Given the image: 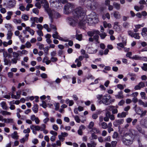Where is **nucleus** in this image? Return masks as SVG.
Here are the masks:
<instances>
[{"instance_id": "nucleus-34", "label": "nucleus", "mask_w": 147, "mask_h": 147, "mask_svg": "<svg viewBox=\"0 0 147 147\" xmlns=\"http://www.w3.org/2000/svg\"><path fill=\"white\" fill-rule=\"evenodd\" d=\"M53 32L54 33L52 35L53 37L54 38L57 39L59 36L58 33L55 30L54 31H53Z\"/></svg>"}, {"instance_id": "nucleus-27", "label": "nucleus", "mask_w": 147, "mask_h": 147, "mask_svg": "<svg viewBox=\"0 0 147 147\" xmlns=\"http://www.w3.org/2000/svg\"><path fill=\"white\" fill-rule=\"evenodd\" d=\"M93 36V39L95 40L96 44L99 43V42L98 41L99 36L98 34H95Z\"/></svg>"}, {"instance_id": "nucleus-10", "label": "nucleus", "mask_w": 147, "mask_h": 147, "mask_svg": "<svg viewBox=\"0 0 147 147\" xmlns=\"http://www.w3.org/2000/svg\"><path fill=\"white\" fill-rule=\"evenodd\" d=\"M89 15L92 18V19L93 20V22L95 23L96 22L97 23L98 22V20L97 18L96 13H95L92 12Z\"/></svg>"}, {"instance_id": "nucleus-12", "label": "nucleus", "mask_w": 147, "mask_h": 147, "mask_svg": "<svg viewBox=\"0 0 147 147\" xmlns=\"http://www.w3.org/2000/svg\"><path fill=\"white\" fill-rule=\"evenodd\" d=\"M145 84L144 83L140 82L138 85L134 87V89L135 90H140L141 88H143L145 87Z\"/></svg>"}, {"instance_id": "nucleus-45", "label": "nucleus", "mask_w": 147, "mask_h": 147, "mask_svg": "<svg viewBox=\"0 0 147 147\" xmlns=\"http://www.w3.org/2000/svg\"><path fill=\"white\" fill-rule=\"evenodd\" d=\"M118 111L117 108H115V107L114 106L112 110V114H116L118 113Z\"/></svg>"}, {"instance_id": "nucleus-11", "label": "nucleus", "mask_w": 147, "mask_h": 147, "mask_svg": "<svg viewBox=\"0 0 147 147\" xmlns=\"http://www.w3.org/2000/svg\"><path fill=\"white\" fill-rule=\"evenodd\" d=\"M124 121L123 119H120L116 120L113 123V124L115 126L123 124Z\"/></svg>"}, {"instance_id": "nucleus-48", "label": "nucleus", "mask_w": 147, "mask_h": 147, "mask_svg": "<svg viewBox=\"0 0 147 147\" xmlns=\"http://www.w3.org/2000/svg\"><path fill=\"white\" fill-rule=\"evenodd\" d=\"M135 111L139 115H141L142 113V110L140 108H137V109H135Z\"/></svg>"}, {"instance_id": "nucleus-46", "label": "nucleus", "mask_w": 147, "mask_h": 147, "mask_svg": "<svg viewBox=\"0 0 147 147\" xmlns=\"http://www.w3.org/2000/svg\"><path fill=\"white\" fill-rule=\"evenodd\" d=\"M109 117L111 121L114 120L115 119V117L114 115L112 114H111L110 112L109 111Z\"/></svg>"}, {"instance_id": "nucleus-9", "label": "nucleus", "mask_w": 147, "mask_h": 147, "mask_svg": "<svg viewBox=\"0 0 147 147\" xmlns=\"http://www.w3.org/2000/svg\"><path fill=\"white\" fill-rule=\"evenodd\" d=\"M57 39L61 41L68 42V43H66L65 44L66 46H67V44H68L69 46H72L73 45V43L72 41L68 40V39H64L63 38L60 37L59 36Z\"/></svg>"}, {"instance_id": "nucleus-60", "label": "nucleus", "mask_w": 147, "mask_h": 147, "mask_svg": "<svg viewBox=\"0 0 147 147\" xmlns=\"http://www.w3.org/2000/svg\"><path fill=\"white\" fill-rule=\"evenodd\" d=\"M53 129L56 131H57L59 129V127L56 124H54L52 126Z\"/></svg>"}, {"instance_id": "nucleus-57", "label": "nucleus", "mask_w": 147, "mask_h": 147, "mask_svg": "<svg viewBox=\"0 0 147 147\" xmlns=\"http://www.w3.org/2000/svg\"><path fill=\"white\" fill-rule=\"evenodd\" d=\"M132 58L136 60H141V57H139L137 55H135V56L133 57Z\"/></svg>"}, {"instance_id": "nucleus-13", "label": "nucleus", "mask_w": 147, "mask_h": 147, "mask_svg": "<svg viewBox=\"0 0 147 147\" xmlns=\"http://www.w3.org/2000/svg\"><path fill=\"white\" fill-rule=\"evenodd\" d=\"M140 124L143 127L147 128V118L142 119L140 121Z\"/></svg>"}, {"instance_id": "nucleus-61", "label": "nucleus", "mask_w": 147, "mask_h": 147, "mask_svg": "<svg viewBox=\"0 0 147 147\" xmlns=\"http://www.w3.org/2000/svg\"><path fill=\"white\" fill-rule=\"evenodd\" d=\"M139 3L140 5H146V3L145 0H140L139 2Z\"/></svg>"}, {"instance_id": "nucleus-47", "label": "nucleus", "mask_w": 147, "mask_h": 147, "mask_svg": "<svg viewBox=\"0 0 147 147\" xmlns=\"http://www.w3.org/2000/svg\"><path fill=\"white\" fill-rule=\"evenodd\" d=\"M129 25V23L127 22H125L123 24V26L124 28H128Z\"/></svg>"}, {"instance_id": "nucleus-28", "label": "nucleus", "mask_w": 147, "mask_h": 147, "mask_svg": "<svg viewBox=\"0 0 147 147\" xmlns=\"http://www.w3.org/2000/svg\"><path fill=\"white\" fill-rule=\"evenodd\" d=\"M99 125H101L103 129H106L108 127L107 123L104 122H102L100 123H99Z\"/></svg>"}, {"instance_id": "nucleus-6", "label": "nucleus", "mask_w": 147, "mask_h": 147, "mask_svg": "<svg viewBox=\"0 0 147 147\" xmlns=\"http://www.w3.org/2000/svg\"><path fill=\"white\" fill-rule=\"evenodd\" d=\"M11 25L10 24H6L5 25V27L7 28L8 30V32L7 34V38L8 40H9L11 38V36L13 34V33L11 31Z\"/></svg>"}, {"instance_id": "nucleus-41", "label": "nucleus", "mask_w": 147, "mask_h": 147, "mask_svg": "<svg viewBox=\"0 0 147 147\" xmlns=\"http://www.w3.org/2000/svg\"><path fill=\"white\" fill-rule=\"evenodd\" d=\"M140 95L141 96V98L142 99H144L145 100H146L147 99V98L146 96V94L144 92H141L140 93Z\"/></svg>"}, {"instance_id": "nucleus-43", "label": "nucleus", "mask_w": 147, "mask_h": 147, "mask_svg": "<svg viewBox=\"0 0 147 147\" xmlns=\"http://www.w3.org/2000/svg\"><path fill=\"white\" fill-rule=\"evenodd\" d=\"M98 34L100 35L102 39L105 38L107 35L106 34L105 32H103L101 33H100Z\"/></svg>"}, {"instance_id": "nucleus-5", "label": "nucleus", "mask_w": 147, "mask_h": 147, "mask_svg": "<svg viewBox=\"0 0 147 147\" xmlns=\"http://www.w3.org/2000/svg\"><path fill=\"white\" fill-rule=\"evenodd\" d=\"M74 5L72 3H67L65 5L63 12L65 14H68L72 12L74 9Z\"/></svg>"}, {"instance_id": "nucleus-4", "label": "nucleus", "mask_w": 147, "mask_h": 147, "mask_svg": "<svg viewBox=\"0 0 147 147\" xmlns=\"http://www.w3.org/2000/svg\"><path fill=\"white\" fill-rule=\"evenodd\" d=\"M121 140L124 145L129 146L132 144L134 141V138L130 137L127 133H126L122 136Z\"/></svg>"}, {"instance_id": "nucleus-44", "label": "nucleus", "mask_w": 147, "mask_h": 147, "mask_svg": "<svg viewBox=\"0 0 147 147\" xmlns=\"http://www.w3.org/2000/svg\"><path fill=\"white\" fill-rule=\"evenodd\" d=\"M22 18L24 21H26L28 20L29 17L26 14H23L22 16Z\"/></svg>"}, {"instance_id": "nucleus-37", "label": "nucleus", "mask_w": 147, "mask_h": 147, "mask_svg": "<svg viewBox=\"0 0 147 147\" xmlns=\"http://www.w3.org/2000/svg\"><path fill=\"white\" fill-rule=\"evenodd\" d=\"M39 48L41 50L43 49L45 53H47L49 50V49L48 48V47L45 48L43 47H39Z\"/></svg>"}, {"instance_id": "nucleus-56", "label": "nucleus", "mask_w": 147, "mask_h": 147, "mask_svg": "<svg viewBox=\"0 0 147 147\" xmlns=\"http://www.w3.org/2000/svg\"><path fill=\"white\" fill-rule=\"evenodd\" d=\"M75 62L77 63V65L78 67H80L81 65V63L80 61H78V59H76L75 60Z\"/></svg>"}, {"instance_id": "nucleus-52", "label": "nucleus", "mask_w": 147, "mask_h": 147, "mask_svg": "<svg viewBox=\"0 0 147 147\" xmlns=\"http://www.w3.org/2000/svg\"><path fill=\"white\" fill-rule=\"evenodd\" d=\"M143 66L142 67V69L144 71L147 70V63H144Z\"/></svg>"}, {"instance_id": "nucleus-2", "label": "nucleus", "mask_w": 147, "mask_h": 147, "mask_svg": "<svg viewBox=\"0 0 147 147\" xmlns=\"http://www.w3.org/2000/svg\"><path fill=\"white\" fill-rule=\"evenodd\" d=\"M42 3H43V7L45 11L47 13L49 18L51 19V21L52 22L53 18H58L61 17L60 14L57 12H55L54 10H51L49 8V4L45 0H42L41 1Z\"/></svg>"}, {"instance_id": "nucleus-20", "label": "nucleus", "mask_w": 147, "mask_h": 147, "mask_svg": "<svg viewBox=\"0 0 147 147\" xmlns=\"http://www.w3.org/2000/svg\"><path fill=\"white\" fill-rule=\"evenodd\" d=\"M136 132L133 129H131L129 130V133H127L129 134V136H130V137H132L133 138V136H135L136 134Z\"/></svg>"}, {"instance_id": "nucleus-49", "label": "nucleus", "mask_w": 147, "mask_h": 147, "mask_svg": "<svg viewBox=\"0 0 147 147\" xmlns=\"http://www.w3.org/2000/svg\"><path fill=\"white\" fill-rule=\"evenodd\" d=\"M19 6V9L21 11H24L26 9L25 7L24 6L22 5V4H20Z\"/></svg>"}, {"instance_id": "nucleus-25", "label": "nucleus", "mask_w": 147, "mask_h": 147, "mask_svg": "<svg viewBox=\"0 0 147 147\" xmlns=\"http://www.w3.org/2000/svg\"><path fill=\"white\" fill-rule=\"evenodd\" d=\"M0 105L4 110H7L8 108L5 102L3 101L0 103Z\"/></svg>"}, {"instance_id": "nucleus-26", "label": "nucleus", "mask_w": 147, "mask_h": 147, "mask_svg": "<svg viewBox=\"0 0 147 147\" xmlns=\"http://www.w3.org/2000/svg\"><path fill=\"white\" fill-rule=\"evenodd\" d=\"M138 102L139 105H142L144 107H147V102H144L141 99H139L138 100Z\"/></svg>"}, {"instance_id": "nucleus-14", "label": "nucleus", "mask_w": 147, "mask_h": 147, "mask_svg": "<svg viewBox=\"0 0 147 147\" xmlns=\"http://www.w3.org/2000/svg\"><path fill=\"white\" fill-rule=\"evenodd\" d=\"M100 33V32L98 30H94L92 31H89L88 32L87 34L88 36L92 37L95 34H98Z\"/></svg>"}, {"instance_id": "nucleus-18", "label": "nucleus", "mask_w": 147, "mask_h": 147, "mask_svg": "<svg viewBox=\"0 0 147 147\" xmlns=\"http://www.w3.org/2000/svg\"><path fill=\"white\" fill-rule=\"evenodd\" d=\"M30 129L32 130H35L39 131L40 129V126L38 125H31L30 126Z\"/></svg>"}, {"instance_id": "nucleus-63", "label": "nucleus", "mask_w": 147, "mask_h": 147, "mask_svg": "<svg viewBox=\"0 0 147 147\" xmlns=\"http://www.w3.org/2000/svg\"><path fill=\"white\" fill-rule=\"evenodd\" d=\"M38 34L40 36H43V33L41 30H38L37 31Z\"/></svg>"}, {"instance_id": "nucleus-42", "label": "nucleus", "mask_w": 147, "mask_h": 147, "mask_svg": "<svg viewBox=\"0 0 147 147\" xmlns=\"http://www.w3.org/2000/svg\"><path fill=\"white\" fill-rule=\"evenodd\" d=\"M76 39L79 40V41L82 40V34H76Z\"/></svg>"}, {"instance_id": "nucleus-22", "label": "nucleus", "mask_w": 147, "mask_h": 147, "mask_svg": "<svg viewBox=\"0 0 147 147\" xmlns=\"http://www.w3.org/2000/svg\"><path fill=\"white\" fill-rule=\"evenodd\" d=\"M96 142L93 141H91V143H87L88 147H96Z\"/></svg>"}, {"instance_id": "nucleus-24", "label": "nucleus", "mask_w": 147, "mask_h": 147, "mask_svg": "<svg viewBox=\"0 0 147 147\" xmlns=\"http://www.w3.org/2000/svg\"><path fill=\"white\" fill-rule=\"evenodd\" d=\"M38 106L37 104H35L32 109L35 113H36L38 111Z\"/></svg>"}, {"instance_id": "nucleus-40", "label": "nucleus", "mask_w": 147, "mask_h": 147, "mask_svg": "<svg viewBox=\"0 0 147 147\" xmlns=\"http://www.w3.org/2000/svg\"><path fill=\"white\" fill-rule=\"evenodd\" d=\"M92 131H93L94 133L98 134H100V131L99 130L95 127H94L92 128Z\"/></svg>"}, {"instance_id": "nucleus-31", "label": "nucleus", "mask_w": 147, "mask_h": 147, "mask_svg": "<svg viewBox=\"0 0 147 147\" xmlns=\"http://www.w3.org/2000/svg\"><path fill=\"white\" fill-rule=\"evenodd\" d=\"M86 22L88 24L89 23H91V22H93V20L92 19L90 16L89 15H88L86 18Z\"/></svg>"}, {"instance_id": "nucleus-30", "label": "nucleus", "mask_w": 147, "mask_h": 147, "mask_svg": "<svg viewBox=\"0 0 147 147\" xmlns=\"http://www.w3.org/2000/svg\"><path fill=\"white\" fill-rule=\"evenodd\" d=\"M4 122L5 123H13V120L12 119H5Z\"/></svg>"}, {"instance_id": "nucleus-15", "label": "nucleus", "mask_w": 147, "mask_h": 147, "mask_svg": "<svg viewBox=\"0 0 147 147\" xmlns=\"http://www.w3.org/2000/svg\"><path fill=\"white\" fill-rule=\"evenodd\" d=\"M128 114V112H123L121 113H118L117 115V117L119 118H124Z\"/></svg>"}, {"instance_id": "nucleus-53", "label": "nucleus", "mask_w": 147, "mask_h": 147, "mask_svg": "<svg viewBox=\"0 0 147 147\" xmlns=\"http://www.w3.org/2000/svg\"><path fill=\"white\" fill-rule=\"evenodd\" d=\"M144 24H141L136 25H135V27L136 28L138 29L141 27H143L144 26Z\"/></svg>"}, {"instance_id": "nucleus-39", "label": "nucleus", "mask_w": 147, "mask_h": 147, "mask_svg": "<svg viewBox=\"0 0 147 147\" xmlns=\"http://www.w3.org/2000/svg\"><path fill=\"white\" fill-rule=\"evenodd\" d=\"M14 103H12V102H9V105H10L9 109L11 110H13L15 109V107L14 105H13Z\"/></svg>"}, {"instance_id": "nucleus-8", "label": "nucleus", "mask_w": 147, "mask_h": 147, "mask_svg": "<svg viewBox=\"0 0 147 147\" xmlns=\"http://www.w3.org/2000/svg\"><path fill=\"white\" fill-rule=\"evenodd\" d=\"M128 34L131 37H134L136 39H139L140 38L139 33H134L133 32L130 30L128 32Z\"/></svg>"}, {"instance_id": "nucleus-36", "label": "nucleus", "mask_w": 147, "mask_h": 147, "mask_svg": "<svg viewBox=\"0 0 147 147\" xmlns=\"http://www.w3.org/2000/svg\"><path fill=\"white\" fill-rule=\"evenodd\" d=\"M22 91L21 90H19L18 91L16 92V96L18 99H19L21 97V94Z\"/></svg>"}, {"instance_id": "nucleus-29", "label": "nucleus", "mask_w": 147, "mask_h": 147, "mask_svg": "<svg viewBox=\"0 0 147 147\" xmlns=\"http://www.w3.org/2000/svg\"><path fill=\"white\" fill-rule=\"evenodd\" d=\"M4 65H8L9 66H11V62L9 60H7L6 58H4Z\"/></svg>"}, {"instance_id": "nucleus-16", "label": "nucleus", "mask_w": 147, "mask_h": 147, "mask_svg": "<svg viewBox=\"0 0 147 147\" xmlns=\"http://www.w3.org/2000/svg\"><path fill=\"white\" fill-rule=\"evenodd\" d=\"M55 2H56L58 3L59 4V3H62L63 4H65L67 2V0H51L50 1V2L51 3H55Z\"/></svg>"}, {"instance_id": "nucleus-35", "label": "nucleus", "mask_w": 147, "mask_h": 147, "mask_svg": "<svg viewBox=\"0 0 147 147\" xmlns=\"http://www.w3.org/2000/svg\"><path fill=\"white\" fill-rule=\"evenodd\" d=\"M12 43V41L11 40H9L8 42H4L3 44L4 46H7L10 45Z\"/></svg>"}, {"instance_id": "nucleus-7", "label": "nucleus", "mask_w": 147, "mask_h": 147, "mask_svg": "<svg viewBox=\"0 0 147 147\" xmlns=\"http://www.w3.org/2000/svg\"><path fill=\"white\" fill-rule=\"evenodd\" d=\"M15 0H8L7 2L6 8L11 9L13 8L16 4Z\"/></svg>"}, {"instance_id": "nucleus-64", "label": "nucleus", "mask_w": 147, "mask_h": 147, "mask_svg": "<svg viewBox=\"0 0 147 147\" xmlns=\"http://www.w3.org/2000/svg\"><path fill=\"white\" fill-rule=\"evenodd\" d=\"M50 59L51 60V61L52 62H55L57 61L58 60L57 58L54 57H51Z\"/></svg>"}, {"instance_id": "nucleus-55", "label": "nucleus", "mask_w": 147, "mask_h": 147, "mask_svg": "<svg viewBox=\"0 0 147 147\" xmlns=\"http://www.w3.org/2000/svg\"><path fill=\"white\" fill-rule=\"evenodd\" d=\"M43 27L45 28L46 29L47 31L48 32H50L51 31V30H50L49 28V26L47 24H45L44 25Z\"/></svg>"}, {"instance_id": "nucleus-32", "label": "nucleus", "mask_w": 147, "mask_h": 147, "mask_svg": "<svg viewBox=\"0 0 147 147\" xmlns=\"http://www.w3.org/2000/svg\"><path fill=\"white\" fill-rule=\"evenodd\" d=\"M1 113L4 116L10 115H11V113L5 111H1Z\"/></svg>"}, {"instance_id": "nucleus-54", "label": "nucleus", "mask_w": 147, "mask_h": 147, "mask_svg": "<svg viewBox=\"0 0 147 147\" xmlns=\"http://www.w3.org/2000/svg\"><path fill=\"white\" fill-rule=\"evenodd\" d=\"M73 117H74L75 120L78 123H80V119L79 118V117L78 116L76 115L75 116H74L73 115Z\"/></svg>"}, {"instance_id": "nucleus-50", "label": "nucleus", "mask_w": 147, "mask_h": 147, "mask_svg": "<svg viewBox=\"0 0 147 147\" xmlns=\"http://www.w3.org/2000/svg\"><path fill=\"white\" fill-rule=\"evenodd\" d=\"M94 123L93 121L90 122L88 126V128L90 129H92V127L94 126Z\"/></svg>"}, {"instance_id": "nucleus-59", "label": "nucleus", "mask_w": 147, "mask_h": 147, "mask_svg": "<svg viewBox=\"0 0 147 147\" xmlns=\"http://www.w3.org/2000/svg\"><path fill=\"white\" fill-rule=\"evenodd\" d=\"M18 60V59L15 58H13L11 59L12 63L13 64H16L17 63V61Z\"/></svg>"}, {"instance_id": "nucleus-1", "label": "nucleus", "mask_w": 147, "mask_h": 147, "mask_svg": "<svg viewBox=\"0 0 147 147\" xmlns=\"http://www.w3.org/2000/svg\"><path fill=\"white\" fill-rule=\"evenodd\" d=\"M73 13L74 17H71L68 18V22L71 26H74L77 22L76 20L78 21H79L80 23L82 22V25L84 24V17L86 13L84 9L81 7H78L75 9Z\"/></svg>"}, {"instance_id": "nucleus-62", "label": "nucleus", "mask_w": 147, "mask_h": 147, "mask_svg": "<svg viewBox=\"0 0 147 147\" xmlns=\"http://www.w3.org/2000/svg\"><path fill=\"white\" fill-rule=\"evenodd\" d=\"M117 142L116 141H113L111 142V147H115L116 146Z\"/></svg>"}, {"instance_id": "nucleus-23", "label": "nucleus", "mask_w": 147, "mask_h": 147, "mask_svg": "<svg viewBox=\"0 0 147 147\" xmlns=\"http://www.w3.org/2000/svg\"><path fill=\"white\" fill-rule=\"evenodd\" d=\"M25 29L28 32H29L32 35H33L34 34V31L32 29H31L29 27H26Z\"/></svg>"}, {"instance_id": "nucleus-19", "label": "nucleus", "mask_w": 147, "mask_h": 147, "mask_svg": "<svg viewBox=\"0 0 147 147\" xmlns=\"http://www.w3.org/2000/svg\"><path fill=\"white\" fill-rule=\"evenodd\" d=\"M109 111H107L105 114V116L104 118V120L105 122L108 121L109 120Z\"/></svg>"}, {"instance_id": "nucleus-33", "label": "nucleus", "mask_w": 147, "mask_h": 147, "mask_svg": "<svg viewBox=\"0 0 147 147\" xmlns=\"http://www.w3.org/2000/svg\"><path fill=\"white\" fill-rule=\"evenodd\" d=\"M65 102L67 104H69V106H72L74 104L73 100H70L69 99H67L65 101Z\"/></svg>"}, {"instance_id": "nucleus-21", "label": "nucleus", "mask_w": 147, "mask_h": 147, "mask_svg": "<svg viewBox=\"0 0 147 147\" xmlns=\"http://www.w3.org/2000/svg\"><path fill=\"white\" fill-rule=\"evenodd\" d=\"M17 132L15 131L11 135L12 138L14 139L17 140L18 139V135Z\"/></svg>"}, {"instance_id": "nucleus-38", "label": "nucleus", "mask_w": 147, "mask_h": 147, "mask_svg": "<svg viewBox=\"0 0 147 147\" xmlns=\"http://www.w3.org/2000/svg\"><path fill=\"white\" fill-rule=\"evenodd\" d=\"M114 7L117 9L119 10L120 8V4L116 3H113Z\"/></svg>"}, {"instance_id": "nucleus-58", "label": "nucleus", "mask_w": 147, "mask_h": 147, "mask_svg": "<svg viewBox=\"0 0 147 147\" xmlns=\"http://www.w3.org/2000/svg\"><path fill=\"white\" fill-rule=\"evenodd\" d=\"M138 141L139 144L138 147H147V146L146 145H142V143L141 142L140 140L139 139H138Z\"/></svg>"}, {"instance_id": "nucleus-17", "label": "nucleus", "mask_w": 147, "mask_h": 147, "mask_svg": "<svg viewBox=\"0 0 147 147\" xmlns=\"http://www.w3.org/2000/svg\"><path fill=\"white\" fill-rule=\"evenodd\" d=\"M112 15H113L114 17L117 19H119L121 18V15L118 11H114L113 13L111 14V16Z\"/></svg>"}, {"instance_id": "nucleus-51", "label": "nucleus", "mask_w": 147, "mask_h": 147, "mask_svg": "<svg viewBox=\"0 0 147 147\" xmlns=\"http://www.w3.org/2000/svg\"><path fill=\"white\" fill-rule=\"evenodd\" d=\"M13 57L14 58L18 59V57L19 56V54L16 52H14L13 53Z\"/></svg>"}, {"instance_id": "nucleus-3", "label": "nucleus", "mask_w": 147, "mask_h": 147, "mask_svg": "<svg viewBox=\"0 0 147 147\" xmlns=\"http://www.w3.org/2000/svg\"><path fill=\"white\" fill-rule=\"evenodd\" d=\"M97 102L100 104H103L106 105H108L115 101V99L110 98V96L106 94H98L96 96Z\"/></svg>"}]
</instances>
